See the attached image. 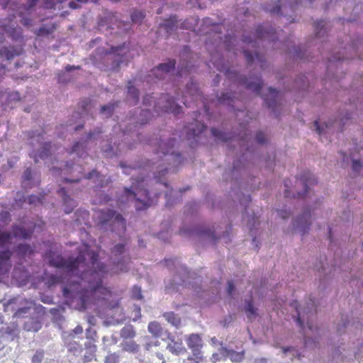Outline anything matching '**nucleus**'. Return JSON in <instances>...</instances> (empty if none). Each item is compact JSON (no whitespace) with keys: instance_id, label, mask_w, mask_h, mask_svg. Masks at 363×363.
<instances>
[{"instance_id":"f257e3e1","label":"nucleus","mask_w":363,"mask_h":363,"mask_svg":"<svg viewBox=\"0 0 363 363\" xmlns=\"http://www.w3.org/2000/svg\"><path fill=\"white\" fill-rule=\"evenodd\" d=\"M146 182L144 178L141 179H135V182L132 183L130 189L125 188L123 191L121 201V203L135 201V209L143 211L155 203L154 200L149 196V192L145 189Z\"/></svg>"},{"instance_id":"f03ea898","label":"nucleus","mask_w":363,"mask_h":363,"mask_svg":"<svg viewBox=\"0 0 363 363\" xmlns=\"http://www.w3.org/2000/svg\"><path fill=\"white\" fill-rule=\"evenodd\" d=\"M115 234L117 233L122 243L115 245V273L125 272L129 269L128 264L130 258L128 255H124L126 239L125 233L126 231L125 220L120 214L115 213Z\"/></svg>"},{"instance_id":"7ed1b4c3","label":"nucleus","mask_w":363,"mask_h":363,"mask_svg":"<svg viewBox=\"0 0 363 363\" xmlns=\"http://www.w3.org/2000/svg\"><path fill=\"white\" fill-rule=\"evenodd\" d=\"M85 262L83 255H79L77 257L65 259L61 255L52 256L49 259L50 266L62 269L67 273H74Z\"/></svg>"},{"instance_id":"20e7f679","label":"nucleus","mask_w":363,"mask_h":363,"mask_svg":"<svg viewBox=\"0 0 363 363\" xmlns=\"http://www.w3.org/2000/svg\"><path fill=\"white\" fill-rule=\"evenodd\" d=\"M11 240V233L7 231L0 230V247H3L6 244H9ZM12 252L9 250H4L0 251V276L7 273L11 267V258Z\"/></svg>"},{"instance_id":"39448f33","label":"nucleus","mask_w":363,"mask_h":363,"mask_svg":"<svg viewBox=\"0 0 363 363\" xmlns=\"http://www.w3.org/2000/svg\"><path fill=\"white\" fill-rule=\"evenodd\" d=\"M175 143L176 140L174 138H170L167 142L160 141L158 144L156 154H162L164 157H167L165 160L169 165L172 164L177 165L182 162V155L176 153L174 150Z\"/></svg>"},{"instance_id":"423d86ee","label":"nucleus","mask_w":363,"mask_h":363,"mask_svg":"<svg viewBox=\"0 0 363 363\" xmlns=\"http://www.w3.org/2000/svg\"><path fill=\"white\" fill-rule=\"evenodd\" d=\"M133 57V54L130 49L129 44L124 43L119 47H115V67L123 64L127 65L130 59Z\"/></svg>"},{"instance_id":"0eeeda50","label":"nucleus","mask_w":363,"mask_h":363,"mask_svg":"<svg viewBox=\"0 0 363 363\" xmlns=\"http://www.w3.org/2000/svg\"><path fill=\"white\" fill-rule=\"evenodd\" d=\"M13 18L6 19L4 22L0 23V43L3 42V36L7 34L9 37L14 40H17L21 37V29L11 25Z\"/></svg>"},{"instance_id":"6e6552de","label":"nucleus","mask_w":363,"mask_h":363,"mask_svg":"<svg viewBox=\"0 0 363 363\" xmlns=\"http://www.w3.org/2000/svg\"><path fill=\"white\" fill-rule=\"evenodd\" d=\"M206 129V125L197 120H195L193 123L185 126L182 130L183 133L186 134V138L187 140L194 139L196 140V138Z\"/></svg>"},{"instance_id":"1a4fd4ad","label":"nucleus","mask_w":363,"mask_h":363,"mask_svg":"<svg viewBox=\"0 0 363 363\" xmlns=\"http://www.w3.org/2000/svg\"><path fill=\"white\" fill-rule=\"evenodd\" d=\"M239 83L245 85L247 89L252 90L257 95L260 94L263 86V81L260 77H240Z\"/></svg>"},{"instance_id":"9d476101","label":"nucleus","mask_w":363,"mask_h":363,"mask_svg":"<svg viewBox=\"0 0 363 363\" xmlns=\"http://www.w3.org/2000/svg\"><path fill=\"white\" fill-rule=\"evenodd\" d=\"M38 0H28L26 5H22L18 8V16L21 17V23L26 27L32 25V20L29 18L24 16L26 14H30L31 9L35 6Z\"/></svg>"},{"instance_id":"9b49d317","label":"nucleus","mask_w":363,"mask_h":363,"mask_svg":"<svg viewBox=\"0 0 363 363\" xmlns=\"http://www.w3.org/2000/svg\"><path fill=\"white\" fill-rule=\"evenodd\" d=\"M161 101H165L161 107V111L167 113H172L174 115H178L182 110L181 106L175 103V100L172 97H169L168 94H162L160 99Z\"/></svg>"},{"instance_id":"f8f14e48","label":"nucleus","mask_w":363,"mask_h":363,"mask_svg":"<svg viewBox=\"0 0 363 363\" xmlns=\"http://www.w3.org/2000/svg\"><path fill=\"white\" fill-rule=\"evenodd\" d=\"M167 338L169 340V343L167 345V349L174 355H181L186 352V349L183 345V342L181 339L176 340L170 333L167 334Z\"/></svg>"},{"instance_id":"ddd939ff","label":"nucleus","mask_w":363,"mask_h":363,"mask_svg":"<svg viewBox=\"0 0 363 363\" xmlns=\"http://www.w3.org/2000/svg\"><path fill=\"white\" fill-rule=\"evenodd\" d=\"M102 131L101 130H95L94 131H90L87 135L86 140L84 141H78L72 147L71 153H77L79 157H82L83 152H84L85 148L86 147V143L89 140H91L92 138H97L96 135L99 136Z\"/></svg>"},{"instance_id":"4468645a","label":"nucleus","mask_w":363,"mask_h":363,"mask_svg":"<svg viewBox=\"0 0 363 363\" xmlns=\"http://www.w3.org/2000/svg\"><path fill=\"white\" fill-rule=\"evenodd\" d=\"M263 99L268 108L275 111V108L279 104L280 94L275 89L269 87L268 89V94L262 96Z\"/></svg>"},{"instance_id":"2eb2a0df","label":"nucleus","mask_w":363,"mask_h":363,"mask_svg":"<svg viewBox=\"0 0 363 363\" xmlns=\"http://www.w3.org/2000/svg\"><path fill=\"white\" fill-rule=\"evenodd\" d=\"M186 341L194 355L201 354L200 350L203 347V341L199 334H191L186 338Z\"/></svg>"},{"instance_id":"dca6fc26","label":"nucleus","mask_w":363,"mask_h":363,"mask_svg":"<svg viewBox=\"0 0 363 363\" xmlns=\"http://www.w3.org/2000/svg\"><path fill=\"white\" fill-rule=\"evenodd\" d=\"M311 218V213L310 212H305L301 216H298L296 220H295V223H294V225L300 230V231L305 234L308 232L310 229L311 223L309 222V220Z\"/></svg>"},{"instance_id":"f3484780","label":"nucleus","mask_w":363,"mask_h":363,"mask_svg":"<svg viewBox=\"0 0 363 363\" xmlns=\"http://www.w3.org/2000/svg\"><path fill=\"white\" fill-rule=\"evenodd\" d=\"M22 52L23 49L21 47L5 46L0 49V57L10 60L16 56H19Z\"/></svg>"},{"instance_id":"a211bd4d","label":"nucleus","mask_w":363,"mask_h":363,"mask_svg":"<svg viewBox=\"0 0 363 363\" xmlns=\"http://www.w3.org/2000/svg\"><path fill=\"white\" fill-rule=\"evenodd\" d=\"M58 194L62 197L65 212L67 214L70 213L77 206L75 201L67 194L65 188H60L58 190Z\"/></svg>"},{"instance_id":"6ab92c4d","label":"nucleus","mask_w":363,"mask_h":363,"mask_svg":"<svg viewBox=\"0 0 363 363\" xmlns=\"http://www.w3.org/2000/svg\"><path fill=\"white\" fill-rule=\"evenodd\" d=\"M300 180L304 187V191L302 194L298 193V198L304 197L305 194L308 192V186L316 183V179L309 172H304L301 176Z\"/></svg>"},{"instance_id":"aec40b11","label":"nucleus","mask_w":363,"mask_h":363,"mask_svg":"<svg viewBox=\"0 0 363 363\" xmlns=\"http://www.w3.org/2000/svg\"><path fill=\"white\" fill-rule=\"evenodd\" d=\"M86 352L82 358L84 363H88L93 360H96V346L91 342L89 341L85 343Z\"/></svg>"},{"instance_id":"412c9836","label":"nucleus","mask_w":363,"mask_h":363,"mask_svg":"<svg viewBox=\"0 0 363 363\" xmlns=\"http://www.w3.org/2000/svg\"><path fill=\"white\" fill-rule=\"evenodd\" d=\"M85 178L88 179H94L93 182L95 184L94 187L96 189L103 187L106 182L105 176L101 174L96 170H92L85 177Z\"/></svg>"},{"instance_id":"4be33fe9","label":"nucleus","mask_w":363,"mask_h":363,"mask_svg":"<svg viewBox=\"0 0 363 363\" xmlns=\"http://www.w3.org/2000/svg\"><path fill=\"white\" fill-rule=\"evenodd\" d=\"M13 235L15 238L28 239L31 237L33 230L26 229L24 227L14 225L12 226Z\"/></svg>"},{"instance_id":"5701e85b","label":"nucleus","mask_w":363,"mask_h":363,"mask_svg":"<svg viewBox=\"0 0 363 363\" xmlns=\"http://www.w3.org/2000/svg\"><path fill=\"white\" fill-rule=\"evenodd\" d=\"M148 332L155 337H161L166 333L161 324L157 321H152L149 323L147 326Z\"/></svg>"},{"instance_id":"b1692460","label":"nucleus","mask_w":363,"mask_h":363,"mask_svg":"<svg viewBox=\"0 0 363 363\" xmlns=\"http://www.w3.org/2000/svg\"><path fill=\"white\" fill-rule=\"evenodd\" d=\"M51 147V144L50 143H46L43 144V145L41 147L42 150L38 154H35L34 155H32L31 157L37 163L38 162L39 160H44L50 155Z\"/></svg>"},{"instance_id":"393cba45","label":"nucleus","mask_w":363,"mask_h":363,"mask_svg":"<svg viewBox=\"0 0 363 363\" xmlns=\"http://www.w3.org/2000/svg\"><path fill=\"white\" fill-rule=\"evenodd\" d=\"M16 252L19 257L25 258L34 253L33 249L27 244H19L16 247Z\"/></svg>"},{"instance_id":"a878e982","label":"nucleus","mask_w":363,"mask_h":363,"mask_svg":"<svg viewBox=\"0 0 363 363\" xmlns=\"http://www.w3.org/2000/svg\"><path fill=\"white\" fill-rule=\"evenodd\" d=\"M274 33V29L264 28L263 26H257L256 29V38L257 39H270Z\"/></svg>"},{"instance_id":"bb28decb","label":"nucleus","mask_w":363,"mask_h":363,"mask_svg":"<svg viewBox=\"0 0 363 363\" xmlns=\"http://www.w3.org/2000/svg\"><path fill=\"white\" fill-rule=\"evenodd\" d=\"M163 317L172 325L178 328L181 325V318L174 312H166L163 313Z\"/></svg>"},{"instance_id":"cd10ccee","label":"nucleus","mask_w":363,"mask_h":363,"mask_svg":"<svg viewBox=\"0 0 363 363\" xmlns=\"http://www.w3.org/2000/svg\"><path fill=\"white\" fill-rule=\"evenodd\" d=\"M176 62L174 60H169L165 63L160 64L153 71L156 72L157 71H162L165 73H168L175 68Z\"/></svg>"},{"instance_id":"c85d7f7f","label":"nucleus","mask_w":363,"mask_h":363,"mask_svg":"<svg viewBox=\"0 0 363 363\" xmlns=\"http://www.w3.org/2000/svg\"><path fill=\"white\" fill-rule=\"evenodd\" d=\"M128 99L131 100L133 104H136L139 99V91L134 86L130 84L128 86Z\"/></svg>"},{"instance_id":"c756f323","label":"nucleus","mask_w":363,"mask_h":363,"mask_svg":"<svg viewBox=\"0 0 363 363\" xmlns=\"http://www.w3.org/2000/svg\"><path fill=\"white\" fill-rule=\"evenodd\" d=\"M121 347L123 350L135 353L139 350V345H137L134 341L130 340H123L121 343Z\"/></svg>"},{"instance_id":"7c9ffc66","label":"nucleus","mask_w":363,"mask_h":363,"mask_svg":"<svg viewBox=\"0 0 363 363\" xmlns=\"http://www.w3.org/2000/svg\"><path fill=\"white\" fill-rule=\"evenodd\" d=\"M256 311L257 309L253 306L252 298L245 301V311L249 320H252V318L257 316Z\"/></svg>"},{"instance_id":"2f4dec72","label":"nucleus","mask_w":363,"mask_h":363,"mask_svg":"<svg viewBox=\"0 0 363 363\" xmlns=\"http://www.w3.org/2000/svg\"><path fill=\"white\" fill-rule=\"evenodd\" d=\"M177 20L176 16H171L161 26L164 28L167 33H170L177 27Z\"/></svg>"},{"instance_id":"473e14b6","label":"nucleus","mask_w":363,"mask_h":363,"mask_svg":"<svg viewBox=\"0 0 363 363\" xmlns=\"http://www.w3.org/2000/svg\"><path fill=\"white\" fill-rule=\"evenodd\" d=\"M121 336L123 338V340H130L135 335V332L133 327L130 325L124 326L121 330Z\"/></svg>"},{"instance_id":"72a5a7b5","label":"nucleus","mask_w":363,"mask_h":363,"mask_svg":"<svg viewBox=\"0 0 363 363\" xmlns=\"http://www.w3.org/2000/svg\"><path fill=\"white\" fill-rule=\"evenodd\" d=\"M212 135L217 138L218 140L223 141V142H227L230 140H235V137L229 136L227 135V133L222 132L221 130H219L215 128H213L211 129Z\"/></svg>"},{"instance_id":"f704fd0d","label":"nucleus","mask_w":363,"mask_h":363,"mask_svg":"<svg viewBox=\"0 0 363 363\" xmlns=\"http://www.w3.org/2000/svg\"><path fill=\"white\" fill-rule=\"evenodd\" d=\"M227 356L230 359L234 362H240L244 358V352H236L234 350H229L227 352Z\"/></svg>"},{"instance_id":"c9c22d12","label":"nucleus","mask_w":363,"mask_h":363,"mask_svg":"<svg viewBox=\"0 0 363 363\" xmlns=\"http://www.w3.org/2000/svg\"><path fill=\"white\" fill-rule=\"evenodd\" d=\"M67 350L69 352L75 354L76 353H80L82 351L81 345L75 341H70L66 343Z\"/></svg>"},{"instance_id":"e433bc0d","label":"nucleus","mask_w":363,"mask_h":363,"mask_svg":"<svg viewBox=\"0 0 363 363\" xmlns=\"http://www.w3.org/2000/svg\"><path fill=\"white\" fill-rule=\"evenodd\" d=\"M186 92L191 96L192 101H196L199 96V91L195 84L191 83L186 86Z\"/></svg>"},{"instance_id":"4c0bfd02","label":"nucleus","mask_w":363,"mask_h":363,"mask_svg":"<svg viewBox=\"0 0 363 363\" xmlns=\"http://www.w3.org/2000/svg\"><path fill=\"white\" fill-rule=\"evenodd\" d=\"M326 22L323 20L317 21L314 23V28L316 31V35L320 36L322 35H324L325 33V26Z\"/></svg>"},{"instance_id":"58836bf2","label":"nucleus","mask_w":363,"mask_h":363,"mask_svg":"<svg viewBox=\"0 0 363 363\" xmlns=\"http://www.w3.org/2000/svg\"><path fill=\"white\" fill-rule=\"evenodd\" d=\"M130 296L133 299L135 300L143 299V296L142 294L141 288L137 285L133 286L130 291Z\"/></svg>"},{"instance_id":"ea45409f","label":"nucleus","mask_w":363,"mask_h":363,"mask_svg":"<svg viewBox=\"0 0 363 363\" xmlns=\"http://www.w3.org/2000/svg\"><path fill=\"white\" fill-rule=\"evenodd\" d=\"M130 16L131 20L133 23H140L144 19L145 15L143 11H134L133 12H132Z\"/></svg>"},{"instance_id":"a19ab883","label":"nucleus","mask_w":363,"mask_h":363,"mask_svg":"<svg viewBox=\"0 0 363 363\" xmlns=\"http://www.w3.org/2000/svg\"><path fill=\"white\" fill-rule=\"evenodd\" d=\"M292 305H294V308H296V311H297V318H296V323L297 324L302 328H303V320L305 319V312L303 311V313H301L298 308V306H297V302L295 301L294 303H292Z\"/></svg>"},{"instance_id":"79ce46f5","label":"nucleus","mask_w":363,"mask_h":363,"mask_svg":"<svg viewBox=\"0 0 363 363\" xmlns=\"http://www.w3.org/2000/svg\"><path fill=\"white\" fill-rule=\"evenodd\" d=\"M79 106L82 108L81 112L79 113L81 115L83 114L84 112L89 111L92 107L91 100L89 99H86L85 100L82 101L79 103Z\"/></svg>"},{"instance_id":"37998d69","label":"nucleus","mask_w":363,"mask_h":363,"mask_svg":"<svg viewBox=\"0 0 363 363\" xmlns=\"http://www.w3.org/2000/svg\"><path fill=\"white\" fill-rule=\"evenodd\" d=\"M142 118L138 123L140 125H143L147 123V121L151 118V112L150 110L145 109L142 110L140 113Z\"/></svg>"},{"instance_id":"c03bdc74","label":"nucleus","mask_w":363,"mask_h":363,"mask_svg":"<svg viewBox=\"0 0 363 363\" xmlns=\"http://www.w3.org/2000/svg\"><path fill=\"white\" fill-rule=\"evenodd\" d=\"M11 215L8 211H3L0 213V223L6 225L11 222Z\"/></svg>"},{"instance_id":"a18cd8bd","label":"nucleus","mask_w":363,"mask_h":363,"mask_svg":"<svg viewBox=\"0 0 363 363\" xmlns=\"http://www.w3.org/2000/svg\"><path fill=\"white\" fill-rule=\"evenodd\" d=\"M44 358V352L43 350H37L33 354L31 363H41Z\"/></svg>"},{"instance_id":"49530a36","label":"nucleus","mask_w":363,"mask_h":363,"mask_svg":"<svg viewBox=\"0 0 363 363\" xmlns=\"http://www.w3.org/2000/svg\"><path fill=\"white\" fill-rule=\"evenodd\" d=\"M65 0H43V6L46 9H53L57 4H61Z\"/></svg>"},{"instance_id":"de8ad7c7","label":"nucleus","mask_w":363,"mask_h":363,"mask_svg":"<svg viewBox=\"0 0 363 363\" xmlns=\"http://www.w3.org/2000/svg\"><path fill=\"white\" fill-rule=\"evenodd\" d=\"M218 101L220 102V103H228V104H230L231 101H233L232 94H230V93H223L218 97Z\"/></svg>"},{"instance_id":"09e8293b","label":"nucleus","mask_w":363,"mask_h":363,"mask_svg":"<svg viewBox=\"0 0 363 363\" xmlns=\"http://www.w3.org/2000/svg\"><path fill=\"white\" fill-rule=\"evenodd\" d=\"M113 108L111 104L105 105L101 106V114H107V116H111L113 112Z\"/></svg>"},{"instance_id":"8fccbe9b","label":"nucleus","mask_w":363,"mask_h":363,"mask_svg":"<svg viewBox=\"0 0 363 363\" xmlns=\"http://www.w3.org/2000/svg\"><path fill=\"white\" fill-rule=\"evenodd\" d=\"M28 203L29 204L42 203V199L35 195H30L28 197Z\"/></svg>"},{"instance_id":"3c124183","label":"nucleus","mask_w":363,"mask_h":363,"mask_svg":"<svg viewBox=\"0 0 363 363\" xmlns=\"http://www.w3.org/2000/svg\"><path fill=\"white\" fill-rule=\"evenodd\" d=\"M30 307L20 308L14 313L13 316L16 318L21 317L23 314L28 313Z\"/></svg>"},{"instance_id":"603ef678","label":"nucleus","mask_w":363,"mask_h":363,"mask_svg":"<svg viewBox=\"0 0 363 363\" xmlns=\"http://www.w3.org/2000/svg\"><path fill=\"white\" fill-rule=\"evenodd\" d=\"M160 345L159 340L150 341L145 345V349L147 351H150L153 347H157Z\"/></svg>"},{"instance_id":"864d4df0","label":"nucleus","mask_w":363,"mask_h":363,"mask_svg":"<svg viewBox=\"0 0 363 363\" xmlns=\"http://www.w3.org/2000/svg\"><path fill=\"white\" fill-rule=\"evenodd\" d=\"M255 140L259 144H264L267 141L265 135L262 132H258L256 134Z\"/></svg>"},{"instance_id":"5fc2aeb1","label":"nucleus","mask_w":363,"mask_h":363,"mask_svg":"<svg viewBox=\"0 0 363 363\" xmlns=\"http://www.w3.org/2000/svg\"><path fill=\"white\" fill-rule=\"evenodd\" d=\"M32 178V170L30 168H27L24 172H23V182H26V181H29Z\"/></svg>"},{"instance_id":"6e6d98bb","label":"nucleus","mask_w":363,"mask_h":363,"mask_svg":"<svg viewBox=\"0 0 363 363\" xmlns=\"http://www.w3.org/2000/svg\"><path fill=\"white\" fill-rule=\"evenodd\" d=\"M34 325H35V327L34 328H31L28 325V323H26L25 325H24V329H26V330H33V331H38L40 328V324L38 321H35L33 323Z\"/></svg>"},{"instance_id":"4d7b16f0","label":"nucleus","mask_w":363,"mask_h":363,"mask_svg":"<svg viewBox=\"0 0 363 363\" xmlns=\"http://www.w3.org/2000/svg\"><path fill=\"white\" fill-rule=\"evenodd\" d=\"M243 53H244V55H245V57L247 62L249 64L252 63L254 61L253 55L250 51L244 50Z\"/></svg>"},{"instance_id":"13d9d810","label":"nucleus","mask_w":363,"mask_h":363,"mask_svg":"<svg viewBox=\"0 0 363 363\" xmlns=\"http://www.w3.org/2000/svg\"><path fill=\"white\" fill-rule=\"evenodd\" d=\"M60 281V278L55 275H50L48 278V284L50 285H54Z\"/></svg>"},{"instance_id":"bf43d9fd","label":"nucleus","mask_w":363,"mask_h":363,"mask_svg":"<svg viewBox=\"0 0 363 363\" xmlns=\"http://www.w3.org/2000/svg\"><path fill=\"white\" fill-rule=\"evenodd\" d=\"M352 166L354 172H358L362 167V164L359 160H353Z\"/></svg>"},{"instance_id":"052dcab7","label":"nucleus","mask_w":363,"mask_h":363,"mask_svg":"<svg viewBox=\"0 0 363 363\" xmlns=\"http://www.w3.org/2000/svg\"><path fill=\"white\" fill-rule=\"evenodd\" d=\"M235 290V286L233 282L232 281H229L228 282V294L229 296H232L233 291Z\"/></svg>"},{"instance_id":"680f3d73","label":"nucleus","mask_w":363,"mask_h":363,"mask_svg":"<svg viewBox=\"0 0 363 363\" xmlns=\"http://www.w3.org/2000/svg\"><path fill=\"white\" fill-rule=\"evenodd\" d=\"M290 183H291L290 180H289V179L284 180V186L286 188L285 189V191H284L285 197H289L290 196L289 190V186Z\"/></svg>"},{"instance_id":"e2e57ef3","label":"nucleus","mask_w":363,"mask_h":363,"mask_svg":"<svg viewBox=\"0 0 363 363\" xmlns=\"http://www.w3.org/2000/svg\"><path fill=\"white\" fill-rule=\"evenodd\" d=\"M278 213H279V216L284 219L289 218L290 216V212H288L286 210H280V211H279Z\"/></svg>"},{"instance_id":"0e129e2a","label":"nucleus","mask_w":363,"mask_h":363,"mask_svg":"<svg viewBox=\"0 0 363 363\" xmlns=\"http://www.w3.org/2000/svg\"><path fill=\"white\" fill-rule=\"evenodd\" d=\"M199 234H206L211 237H214L215 236V230H201L199 232Z\"/></svg>"},{"instance_id":"69168bd1","label":"nucleus","mask_w":363,"mask_h":363,"mask_svg":"<svg viewBox=\"0 0 363 363\" xmlns=\"http://www.w3.org/2000/svg\"><path fill=\"white\" fill-rule=\"evenodd\" d=\"M269 11L273 14H279L281 12V7L279 6H277L273 7L272 9H269Z\"/></svg>"},{"instance_id":"338daca9","label":"nucleus","mask_w":363,"mask_h":363,"mask_svg":"<svg viewBox=\"0 0 363 363\" xmlns=\"http://www.w3.org/2000/svg\"><path fill=\"white\" fill-rule=\"evenodd\" d=\"M314 125L315 127L316 132L320 135L323 133V129L320 128L318 121H315Z\"/></svg>"},{"instance_id":"774afa93","label":"nucleus","mask_w":363,"mask_h":363,"mask_svg":"<svg viewBox=\"0 0 363 363\" xmlns=\"http://www.w3.org/2000/svg\"><path fill=\"white\" fill-rule=\"evenodd\" d=\"M16 330H17V326H13L12 328L11 327H7L6 328V333L9 334V335H12Z\"/></svg>"}]
</instances>
